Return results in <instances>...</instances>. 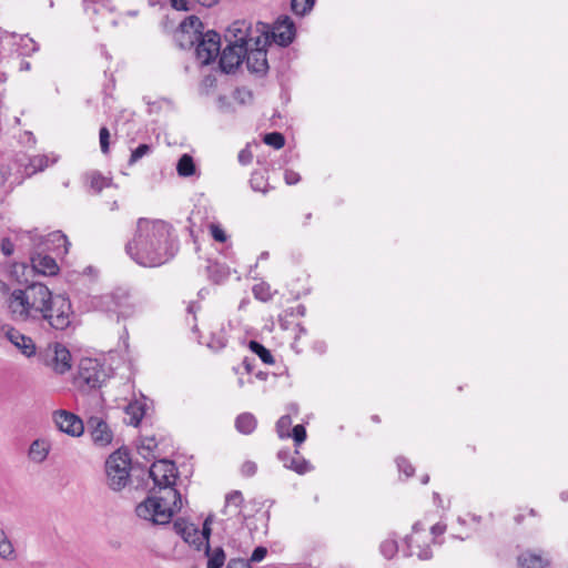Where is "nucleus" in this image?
Wrapping results in <instances>:
<instances>
[{
    "label": "nucleus",
    "mask_w": 568,
    "mask_h": 568,
    "mask_svg": "<svg viewBox=\"0 0 568 568\" xmlns=\"http://www.w3.org/2000/svg\"><path fill=\"white\" fill-rule=\"evenodd\" d=\"M106 378L104 365L95 358L87 357L80 361L74 385L81 390L95 389L100 388Z\"/></svg>",
    "instance_id": "7"
},
{
    "label": "nucleus",
    "mask_w": 568,
    "mask_h": 568,
    "mask_svg": "<svg viewBox=\"0 0 568 568\" xmlns=\"http://www.w3.org/2000/svg\"><path fill=\"white\" fill-rule=\"evenodd\" d=\"M263 141L265 144L273 146L274 149H281L285 144V138L280 132H271L264 135Z\"/></svg>",
    "instance_id": "41"
},
{
    "label": "nucleus",
    "mask_w": 568,
    "mask_h": 568,
    "mask_svg": "<svg viewBox=\"0 0 568 568\" xmlns=\"http://www.w3.org/2000/svg\"><path fill=\"white\" fill-rule=\"evenodd\" d=\"M268 256H270L268 252H267V251H263V252L258 255L257 261H265V260H267V258H268Z\"/></svg>",
    "instance_id": "63"
},
{
    "label": "nucleus",
    "mask_w": 568,
    "mask_h": 568,
    "mask_svg": "<svg viewBox=\"0 0 568 568\" xmlns=\"http://www.w3.org/2000/svg\"><path fill=\"white\" fill-rule=\"evenodd\" d=\"M252 292H253L254 297L262 302H268L273 297V294L271 292V286L264 282L254 285L252 288Z\"/></svg>",
    "instance_id": "38"
},
{
    "label": "nucleus",
    "mask_w": 568,
    "mask_h": 568,
    "mask_svg": "<svg viewBox=\"0 0 568 568\" xmlns=\"http://www.w3.org/2000/svg\"><path fill=\"white\" fill-rule=\"evenodd\" d=\"M51 450V443L45 438L34 439L28 450V457L36 464L43 463Z\"/></svg>",
    "instance_id": "21"
},
{
    "label": "nucleus",
    "mask_w": 568,
    "mask_h": 568,
    "mask_svg": "<svg viewBox=\"0 0 568 568\" xmlns=\"http://www.w3.org/2000/svg\"><path fill=\"white\" fill-rule=\"evenodd\" d=\"M211 519H212L211 516H209L203 524V529H202V531H200L197 549H200V547L202 545L206 546V542L209 544V537L211 534V528H210Z\"/></svg>",
    "instance_id": "45"
},
{
    "label": "nucleus",
    "mask_w": 568,
    "mask_h": 568,
    "mask_svg": "<svg viewBox=\"0 0 568 568\" xmlns=\"http://www.w3.org/2000/svg\"><path fill=\"white\" fill-rule=\"evenodd\" d=\"M227 339L223 334L212 335L207 346L213 351H221L226 346Z\"/></svg>",
    "instance_id": "44"
},
{
    "label": "nucleus",
    "mask_w": 568,
    "mask_h": 568,
    "mask_svg": "<svg viewBox=\"0 0 568 568\" xmlns=\"http://www.w3.org/2000/svg\"><path fill=\"white\" fill-rule=\"evenodd\" d=\"M226 568H252L247 559L233 558L229 561Z\"/></svg>",
    "instance_id": "50"
},
{
    "label": "nucleus",
    "mask_w": 568,
    "mask_h": 568,
    "mask_svg": "<svg viewBox=\"0 0 568 568\" xmlns=\"http://www.w3.org/2000/svg\"><path fill=\"white\" fill-rule=\"evenodd\" d=\"M43 245L47 250L54 251L57 254H67L70 242L61 231H54L45 237Z\"/></svg>",
    "instance_id": "22"
},
{
    "label": "nucleus",
    "mask_w": 568,
    "mask_h": 568,
    "mask_svg": "<svg viewBox=\"0 0 568 568\" xmlns=\"http://www.w3.org/2000/svg\"><path fill=\"white\" fill-rule=\"evenodd\" d=\"M131 460L126 452L116 450L105 462L108 485L121 490L129 481Z\"/></svg>",
    "instance_id": "8"
},
{
    "label": "nucleus",
    "mask_w": 568,
    "mask_h": 568,
    "mask_svg": "<svg viewBox=\"0 0 568 568\" xmlns=\"http://www.w3.org/2000/svg\"><path fill=\"white\" fill-rule=\"evenodd\" d=\"M152 152V146L146 143H142L135 149L131 151V155L129 159V165H134L138 161H140L143 156L149 155Z\"/></svg>",
    "instance_id": "39"
},
{
    "label": "nucleus",
    "mask_w": 568,
    "mask_h": 568,
    "mask_svg": "<svg viewBox=\"0 0 568 568\" xmlns=\"http://www.w3.org/2000/svg\"><path fill=\"white\" fill-rule=\"evenodd\" d=\"M31 265L34 272L41 275L52 276L59 272V266L55 260L41 253H37L31 256Z\"/></svg>",
    "instance_id": "19"
},
{
    "label": "nucleus",
    "mask_w": 568,
    "mask_h": 568,
    "mask_svg": "<svg viewBox=\"0 0 568 568\" xmlns=\"http://www.w3.org/2000/svg\"><path fill=\"white\" fill-rule=\"evenodd\" d=\"M173 530L176 535L181 536L185 542L194 545L197 548L200 530L194 524L180 518L174 521Z\"/></svg>",
    "instance_id": "20"
},
{
    "label": "nucleus",
    "mask_w": 568,
    "mask_h": 568,
    "mask_svg": "<svg viewBox=\"0 0 568 568\" xmlns=\"http://www.w3.org/2000/svg\"><path fill=\"white\" fill-rule=\"evenodd\" d=\"M396 465H397L398 471L404 473L406 477H410L415 473V468L409 463V460L406 459L405 457H402V456L397 457Z\"/></svg>",
    "instance_id": "43"
},
{
    "label": "nucleus",
    "mask_w": 568,
    "mask_h": 568,
    "mask_svg": "<svg viewBox=\"0 0 568 568\" xmlns=\"http://www.w3.org/2000/svg\"><path fill=\"white\" fill-rule=\"evenodd\" d=\"M111 133L106 126H101L99 131L100 150L104 155L110 153Z\"/></svg>",
    "instance_id": "40"
},
{
    "label": "nucleus",
    "mask_w": 568,
    "mask_h": 568,
    "mask_svg": "<svg viewBox=\"0 0 568 568\" xmlns=\"http://www.w3.org/2000/svg\"><path fill=\"white\" fill-rule=\"evenodd\" d=\"M149 474L154 483L152 495L136 506L135 513L154 525L169 524L182 508L181 494L175 488L178 468L174 462L160 459L152 464Z\"/></svg>",
    "instance_id": "2"
},
{
    "label": "nucleus",
    "mask_w": 568,
    "mask_h": 568,
    "mask_svg": "<svg viewBox=\"0 0 568 568\" xmlns=\"http://www.w3.org/2000/svg\"><path fill=\"white\" fill-rule=\"evenodd\" d=\"M284 180L287 185H294L301 181V175L293 170H285Z\"/></svg>",
    "instance_id": "49"
},
{
    "label": "nucleus",
    "mask_w": 568,
    "mask_h": 568,
    "mask_svg": "<svg viewBox=\"0 0 568 568\" xmlns=\"http://www.w3.org/2000/svg\"><path fill=\"white\" fill-rule=\"evenodd\" d=\"M244 498L240 490H233L225 497V506L223 509V515L227 516L226 524L224 527L225 534L232 539L233 542L236 541V537L229 530L230 521L234 518V524H240V528L236 531L239 539L242 537H251V530L244 526V516L242 515V505Z\"/></svg>",
    "instance_id": "9"
},
{
    "label": "nucleus",
    "mask_w": 568,
    "mask_h": 568,
    "mask_svg": "<svg viewBox=\"0 0 568 568\" xmlns=\"http://www.w3.org/2000/svg\"><path fill=\"white\" fill-rule=\"evenodd\" d=\"M205 556L207 557L206 568H222L225 564V552L222 547L211 548L206 542Z\"/></svg>",
    "instance_id": "25"
},
{
    "label": "nucleus",
    "mask_w": 568,
    "mask_h": 568,
    "mask_svg": "<svg viewBox=\"0 0 568 568\" xmlns=\"http://www.w3.org/2000/svg\"><path fill=\"white\" fill-rule=\"evenodd\" d=\"M291 437L293 438L295 445L301 446L306 439V429L302 424L295 425L292 428Z\"/></svg>",
    "instance_id": "42"
},
{
    "label": "nucleus",
    "mask_w": 568,
    "mask_h": 568,
    "mask_svg": "<svg viewBox=\"0 0 568 568\" xmlns=\"http://www.w3.org/2000/svg\"><path fill=\"white\" fill-rule=\"evenodd\" d=\"M200 18L190 16L185 18L176 33L175 39L182 49L195 47V55L201 65L211 64L220 53L221 37L216 31H203Z\"/></svg>",
    "instance_id": "4"
},
{
    "label": "nucleus",
    "mask_w": 568,
    "mask_h": 568,
    "mask_svg": "<svg viewBox=\"0 0 568 568\" xmlns=\"http://www.w3.org/2000/svg\"><path fill=\"white\" fill-rule=\"evenodd\" d=\"M250 184L253 191L266 193L270 190V184L264 173L262 172H253L250 179Z\"/></svg>",
    "instance_id": "34"
},
{
    "label": "nucleus",
    "mask_w": 568,
    "mask_h": 568,
    "mask_svg": "<svg viewBox=\"0 0 568 568\" xmlns=\"http://www.w3.org/2000/svg\"><path fill=\"white\" fill-rule=\"evenodd\" d=\"M54 162L55 159L50 161L49 158L44 154L34 155L30 159L26 170L28 174H34L37 172L43 171L45 168H48L50 164H53Z\"/></svg>",
    "instance_id": "29"
},
{
    "label": "nucleus",
    "mask_w": 568,
    "mask_h": 568,
    "mask_svg": "<svg viewBox=\"0 0 568 568\" xmlns=\"http://www.w3.org/2000/svg\"><path fill=\"white\" fill-rule=\"evenodd\" d=\"M37 354L40 363L59 375L65 374L72 367L71 353L61 343L49 344Z\"/></svg>",
    "instance_id": "10"
},
{
    "label": "nucleus",
    "mask_w": 568,
    "mask_h": 568,
    "mask_svg": "<svg viewBox=\"0 0 568 568\" xmlns=\"http://www.w3.org/2000/svg\"><path fill=\"white\" fill-rule=\"evenodd\" d=\"M296 328H297V334L295 336V339L292 344V348H294L297 353L301 352V349H297V339L302 336V335H305L307 333V329L302 325V324H297L296 325Z\"/></svg>",
    "instance_id": "55"
},
{
    "label": "nucleus",
    "mask_w": 568,
    "mask_h": 568,
    "mask_svg": "<svg viewBox=\"0 0 568 568\" xmlns=\"http://www.w3.org/2000/svg\"><path fill=\"white\" fill-rule=\"evenodd\" d=\"M277 458L283 463L285 468L298 475H305L313 469L312 464L300 456L298 449H295L293 453L290 449H281L277 453Z\"/></svg>",
    "instance_id": "15"
},
{
    "label": "nucleus",
    "mask_w": 568,
    "mask_h": 568,
    "mask_svg": "<svg viewBox=\"0 0 568 568\" xmlns=\"http://www.w3.org/2000/svg\"><path fill=\"white\" fill-rule=\"evenodd\" d=\"M90 189L95 193H100L103 189L112 185V180L103 176L100 172H92L88 175Z\"/></svg>",
    "instance_id": "31"
},
{
    "label": "nucleus",
    "mask_w": 568,
    "mask_h": 568,
    "mask_svg": "<svg viewBox=\"0 0 568 568\" xmlns=\"http://www.w3.org/2000/svg\"><path fill=\"white\" fill-rule=\"evenodd\" d=\"M192 2L200 3L203 7L210 8V7L214 6L215 3H217V0H192Z\"/></svg>",
    "instance_id": "58"
},
{
    "label": "nucleus",
    "mask_w": 568,
    "mask_h": 568,
    "mask_svg": "<svg viewBox=\"0 0 568 568\" xmlns=\"http://www.w3.org/2000/svg\"><path fill=\"white\" fill-rule=\"evenodd\" d=\"M266 55L267 52L264 48L252 49L248 45L244 57L248 71L252 73H256L258 75L266 74L268 70V62Z\"/></svg>",
    "instance_id": "18"
},
{
    "label": "nucleus",
    "mask_w": 568,
    "mask_h": 568,
    "mask_svg": "<svg viewBox=\"0 0 568 568\" xmlns=\"http://www.w3.org/2000/svg\"><path fill=\"white\" fill-rule=\"evenodd\" d=\"M257 470V465L252 460H246L241 467V473L245 477H252Z\"/></svg>",
    "instance_id": "47"
},
{
    "label": "nucleus",
    "mask_w": 568,
    "mask_h": 568,
    "mask_svg": "<svg viewBox=\"0 0 568 568\" xmlns=\"http://www.w3.org/2000/svg\"><path fill=\"white\" fill-rule=\"evenodd\" d=\"M257 425L255 416L251 413H242L235 419V428L244 435L252 434Z\"/></svg>",
    "instance_id": "26"
},
{
    "label": "nucleus",
    "mask_w": 568,
    "mask_h": 568,
    "mask_svg": "<svg viewBox=\"0 0 568 568\" xmlns=\"http://www.w3.org/2000/svg\"><path fill=\"white\" fill-rule=\"evenodd\" d=\"M432 534L436 536H440L446 531V525L442 523H437L432 527Z\"/></svg>",
    "instance_id": "56"
},
{
    "label": "nucleus",
    "mask_w": 568,
    "mask_h": 568,
    "mask_svg": "<svg viewBox=\"0 0 568 568\" xmlns=\"http://www.w3.org/2000/svg\"><path fill=\"white\" fill-rule=\"evenodd\" d=\"M248 348L256 354L260 359L267 365L274 364V357L271 352L257 341H250Z\"/></svg>",
    "instance_id": "33"
},
{
    "label": "nucleus",
    "mask_w": 568,
    "mask_h": 568,
    "mask_svg": "<svg viewBox=\"0 0 568 568\" xmlns=\"http://www.w3.org/2000/svg\"><path fill=\"white\" fill-rule=\"evenodd\" d=\"M155 446H156V443H155L154 438H148L142 444L141 449L152 452Z\"/></svg>",
    "instance_id": "57"
},
{
    "label": "nucleus",
    "mask_w": 568,
    "mask_h": 568,
    "mask_svg": "<svg viewBox=\"0 0 568 568\" xmlns=\"http://www.w3.org/2000/svg\"><path fill=\"white\" fill-rule=\"evenodd\" d=\"M179 244L173 227L162 220L141 217L134 236L125 245L128 255L139 265L156 267L172 260Z\"/></svg>",
    "instance_id": "1"
},
{
    "label": "nucleus",
    "mask_w": 568,
    "mask_h": 568,
    "mask_svg": "<svg viewBox=\"0 0 568 568\" xmlns=\"http://www.w3.org/2000/svg\"><path fill=\"white\" fill-rule=\"evenodd\" d=\"M53 420L58 429L72 437H79L84 432V425L81 418L75 414L64 409L54 412Z\"/></svg>",
    "instance_id": "11"
},
{
    "label": "nucleus",
    "mask_w": 568,
    "mask_h": 568,
    "mask_svg": "<svg viewBox=\"0 0 568 568\" xmlns=\"http://www.w3.org/2000/svg\"><path fill=\"white\" fill-rule=\"evenodd\" d=\"M315 0H291L292 11L297 16H305L312 11Z\"/></svg>",
    "instance_id": "37"
},
{
    "label": "nucleus",
    "mask_w": 568,
    "mask_h": 568,
    "mask_svg": "<svg viewBox=\"0 0 568 568\" xmlns=\"http://www.w3.org/2000/svg\"><path fill=\"white\" fill-rule=\"evenodd\" d=\"M51 291L47 285L33 282L22 288H14L7 298L11 320L22 323H40L44 317Z\"/></svg>",
    "instance_id": "3"
},
{
    "label": "nucleus",
    "mask_w": 568,
    "mask_h": 568,
    "mask_svg": "<svg viewBox=\"0 0 568 568\" xmlns=\"http://www.w3.org/2000/svg\"><path fill=\"white\" fill-rule=\"evenodd\" d=\"M266 555H267V549L263 546H258L253 550L248 561L250 562H260L265 558Z\"/></svg>",
    "instance_id": "48"
},
{
    "label": "nucleus",
    "mask_w": 568,
    "mask_h": 568,
    "mask_svg": "<svg viewBox=\"0 0 568 568\" xmlns=\"http://www.w3.org/2000/svg\"><path fill=\"white\" fill-rule=\"evenodd\" d=\"M237 159L242 165H247L252 162L253 154L248 148H244L240 151Z\"/></svg>",
    "instance_id": "51"
},
{
    "label": "nucleus",
    "mask_w": 568,
    "mask_h": 568,
    "mask_svg": "<svg viewBox=\"0 0 568 568\" xmlns=\"http://www.w3.org/2000/svg\"><path fill=\"white\" fill-rule=\"evenodd\" d=\"M292 426V418L290 415H283L276 422V433L281 439L290 438L291 432L290 428Z\"/></svg>",
    "instance_id": "36"
},
{
    "label": "nucleus",
    "mask_w": 568,
    "mask_h": 568,
    "mask_svg": "<svg viewBox=\"0 0 568 568\" xmlns=\"http://www.w3.org/2000/svg\"><path fill=\"white\" fill-rule=\"evenodd\" d=\"M296 34V28L293 20L287 16L280 17L273 27V40L281 47H288Z\"/></svg>",
    "instance_id": "14"
},
{
    "label": "nucleus",
    "mask_w": 568,
    "mask_h": 568,
    "mask_svg": "<svg viewBox=\"0 0 568 568\" xmlns=\"http://www.w3.org/2000/svg\"><path fill=\"white\" fill-rule=\"evenodd\" d=\"M206 271L209 278L214 284H221L230 276V268L217 262L210 263Z\"/></svg>",
    "instance_id": "27"
},
{
    "label": "nucleus",
    "mask_w": 568,
    "mask_h": 568,
    "mask_svg": "<svg viewBox=\"0 0 568 568\" xmlns=\"http://www.w3.org/2000/svg\"><path fill=\"white\" fill-rule=\"evenodd\" d=\"M246 47L230 43L223 49L220 55V67L226 72H233L244 61Z\"/></svg>",
    "instance_id": "13"
},
{
    "label": "nucleus",
    "mask_w": 568,
    "mask_h": 568,
    "mask_svg": "<svg viewBox=\"0 0 568 568\" xmlns=\"http://www.w3.org/2000/svg\"><path fill=\"white\" fill-rule=\"evenodd\" d=\"M88 430L93 443L98 446H106L112 442L113 434L108 424L99 416H91L88 419Z\"/></svg>",
    "instance_id": "17"
},
{
    "label": "nucleus",
    "mask_w": 568,
    "mask_h": 568,
    "mask_svg": "<svg viewBox=\"0 0 568 568\" xmlns=\"http://www.w3.org/2000/svg\"><path fill=\"white\" fill-rule=\"evenodd\" d=\"M210 231H211L212 237L216 242L224 243L227 240V235H226L225 231L220 225L211 224L210 225Z\"/></svg>",
    "instance_id": "46"
},
{
    "label": "nucleus",
    "mask_w": 568,
    "mask_h": 568,
    "mask_svg": "<svg viewBox=\"0 0 568 568\" xmlns=\"http://www.w3.org/2000/svg\"><path fill=\"white\" fill-rule=\"evenodd\" d=\"M405 545L407 548L405 555L408 557L417 556L420 560H428L433 557L429 546H420L413 536H407L405 538Z\"/></svg>",
    "instance_id": "23"
},
{
    "label": "nucleus",
    "mask_w": 568,
    "mask_h": 568,
    "mask_svg": "<svg viewBox=\"0 0 568 568\" xmlns=\"http://www.w3.org/2000/svg\"><path fill=\"white\" fill-rule=\"evenodd\" d=\"M379 551L386 559H392L398 551V544L395 537L383 540L379 545Z\"/></svg>",
    "instance_id": "35"
},
{
    "label": "nucleus",
    "mask_w": 568,
    "mask_h": 568,
    "mask_svg": "<svg viewBox=\"0 0 568 568\" xmlns=\"http://www.w3.org/2000/svg\"><path fill=\"white\" fill-rule=\"evenodd\" d=\"M314 349L317 351L318 353H325L326 351V344L324 342H317L315 343L314 345Z\"/></svg>",
    "instance_id": "59"
},
{
    "label": "nucleus",
    "mask_w": 568,
    "mask_h": 568,
    "mask_svg": "<svg viewBox=\"0 0 568 568\" xmlns=\"http://www.w3.org/2000/svg\"><path fill=\"white\" fill-rule=\"evenodd\" d=\"M424 528L422 527V524L420 523H415L414 526H413V531L414 532H418L419 530H423Z\"/></svg>",
    "instance_id": "64"
},
{
    "label": "nucleus",
    "mask_w": 568,
    "mask_h": 568,
    "mask_svg": "<svg viewBox=\"0 0 568 568\" xmlns=\"http://www.w3.org/2000/svg\"><path fill=\"white\" fill-rule=\"evenodd\" d=\"M13 251H14V244L11 242L10 239L4 237L1 241V252L3 253L4 256H10V255H12Z\"/></svg>",
    "instance_id": "53"
},
{
    "label": "nucleus",
    "mask_w": 568,
    "mask_h": 568,
    "mask_svg": "<svg viewBox=\"0 0 568 568\" xmlns=\"http://www.w3.org/2000/svg\"><path fill=\"white\" fill-rule=\"evenodd\" d=\"M518 565L521 568H544L547 560L534 552H524L518 557Z\"/></svg>",
    "instance_id": "28"
},
{
    "label": "nucleus",
    "mask_w": 568,
    "mask_h": 568,
    "mask_svg": "<svg viewBox=\"0 0 568 568\" xmlns=\"http://www.w3.org/2000/svg\"><path fill=\"white\" fill-rule=\"evenodd\" d=\"M306 307L303 304H300L295 307H290L285 311L286 316H305Z\"/></svg>",
    "instance_id": "52"
},
{
    "label": "nucleus",
    "mask_w": 568,
    "mask_h": 568,
    "mask_svg": "<svg viewBox=\"0 0 568 568\" xmlns=\"http://www.w3.org/2000/svg\"><path fill=\"white\" fill-rule=\"evenodd\" d=\"M0 558L4 560H13L16 558L13 545L2 528H0Z\"/></svg>",
    "instance_id": "32"
},
{
    "label": "nucleus",
    "mask_w": 568,
    "mask_h": 568,
    "mask_svg": "<svg viewBox=\"0 0 568 568\" xmlns=\"http://www.w3.org/2000/svg\"><path fill=\"white\" fill-rule=\"evenodd\" d=\"M145 414V405L139 400L129 403L125 406V415L128 419L125 423L132 426H138Z\"/></svg>",
    "instance_id": "24"
},
{
    "label": "nucleus",
    "mask_w": 568,
    "mask_h": 568,
    "mask_svg": "<svg viewBox=\"0 0 568 568\" xmlns=\"http://www.w3.org/2000/svg\"><path fill=\"white\" fill-rule=\"evenodd\" d=\"M243 365H244V368L245 371L250 374L252 373L253 371V364H252V361H250L248 358H244L243 361Z\"/></svg>",
    "instance_id": "62"
},
{
    "label": "nucleus",
    "mask_w": 568,
    "mask_h": 568,
    "mask_svg": "<svg viewBox=\"0 0 568 568\" xmlns=\"http://www.w3.org/2000/svg\"><path fill=\"white\" fill-rule=\"evenodd\" d=\"M75 315L70 298L63 294L53 295L51 293V300L47 303L41 322H47L53 329L64 331L73 325Z\"/></svg>",
    "instance_id": "6"
},
{
    "label": "nucleus",
    "mask_w": 568,
    "mask_h": 568,
    "mask_svg": "<svg viewBox=\"0 0 568 568\" xmlns=\"http://www.w3.org/2000/svg\"><path fill=\"white\" fill-rule=\"evenodd\" d=\"M251 23L246 20L234 21L226 30V41L241 47H248L253 41L251 37Z\"/></svg>",
    "instance_id": "16"
},
{
    "label": "nucleus",
    "mask_w": 568,
    "mask_h": 568,
    "mask_svg": "<svg viewBox=\"0 0 568 568\" xmlns=\"http://www.w3.org/2000/svg\"><path fill=\"white\" fill-rule=\"evenodd\" d=\"M2 331L6 338L14 345L26 357L30 358L37 355V346L30 336L22 334L11 325H3Z\"/></svg>",
    "instance_id": "12"
},
{
    "label": "nucleus",
    "mask_w": 568,
    "mask_h": 568,
    "mask_svg": "<svg viewBox=\"0 0 568 568\" xmlns=\"http://www.w3.org/2000/svg\"><path fill=\"white\" fill-rule=\"evenodd\" d=\"M197 310H200V305L196 302H191L187 306V312L190 314H195Z\"/></svg>",
    "instance_id": "60"
},
{
    "label": "nucleus",
    "mask_w": 568,
    "mask_h": 568,
    "mask_svg": "<svg viewBox=\"0 0 568 568\" xmlns=\"http://www.w3.org/2000/svg\"><path fill=\"white\" fill-rule=\"evenodd\" d=\"M191 2H192V0H171V6L175 10L189 11L191 9L190 8Z\"/></svg>",
    "instance_id": "54"
},
{
    "label": "nucleus",
    "mask_w": 568,
    "mask_h": 568,
    "mask_svg": "<svg viewBox=\"0 0 568 568\" xmlns=\"http://www.w3.org/2000/svg\"><path fill=\"white\" fill-rule=\"evenodd\" d=\"M278 324H280L282 329H287L288 328V321L286 320V315L285 316L281 315L278 317Z\"/></svg>",
    "instance_id": "61"
},
{
    "label": "nucleus",
    "mask_w": 568,
    "mask_h": 568,
    "mask_svg": "<svg viewBox=\"0 0 568 568\" xmlns=\"http://www.w3.org/2000/svg\"><path fill=\"white\" fill-rule=\"evenodd\" d=\"M92 306L108 316H115L116 321L126 320L134 315L135 306L131 301L130 294L122 288L101 296H94L91 301Z\"/></svg>",
    "instance_id": "5"
},
{
    "label": "nucleus",
    "mask_w": 568,
    "mask_h": 568,
    "mask_svg": "<svg viewBox=\"0 0 568 568\" xmlns=\"http://www.w3.org/2000/svg\"><path fill=\"white\" fill-rule=\"evenodd\" d=\"M176 171L178 174L183 178L193 175L196 171L193 158L189 154H183L178 161Z\"/></svg>",
    "instance_id": "30"
}]
</instances>
